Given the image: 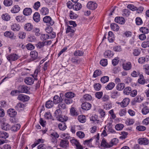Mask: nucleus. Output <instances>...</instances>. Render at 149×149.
I'll return each instance as SVG.
<instances>
[{
  "instance_id": "3c124183",
  "label": "nucleus",
  "mask_w": 149,
  "mask_h": 149,
  "mask_svg": "<svg viewBox=\"0 0 149 149\" xmlns=\"http://www.w3.org/2000/svg\"><path fill=\"white\" fill-rule=\"evenodd\" d=\"M20 127V125L19 124H16L14 125L11 127V130L14 131H16L19 130Z\"/></svg>"
},
{
  "instance_id": "a18cd8bd",
  "label": "nucleus",
  "mask_w": 149,
  "mask_h": 149,
  "mask_svg": "<svg viewBox=\"0 0 149 149\" xmlns=\"http://www.w3.org/2000/svg\"><path fill=\"white\" fill-rule=\"evenodd\" d=\"M61 99L58 95H56L53 97V102L55 104H57L60 102Z\"/></svg>"
},
{
  "instance_id": "c756f323",
  "label": "nucleus",
  "mask_w": 149,
  "mask_h": 149,
  "mask_svg": "<svg viewBox=\"0 0 149 149\" xmlns=\"http://www.w3.org/2000/svg\"><path fill=\"white\" fill-rule=\"evenodd\" d=\"M20 10V7L18 5H15L12 9L11 12L13 13H15L18 12Z\"/></svg>"
},
{
  "instance_id": "c9c22d12",
  "label": "nucleus",
  "mask_w": 149,
  "mask_h": 149,
  "mask_svg": "<svg viewBox=\"0 0 149 149\" xmlns=\"http://www.w3.org/2000/svg\"><path fill=\"white\" fill-rule=\"evenodd\" d=\"M40 11L41 14L44 15H47L49 13V10L48 8L45 7L42 8Z\"/></svg>"
},
{
  "instance_id": "393cba45",
  "label": "nucleus",
  "mask_w": 149,
  "mask_h": 149,
  "mask_svg": "<svg viewBox=\"0 0 149 149\" xmlns=\"http://www.w3.org/2000/svg\"><path fill=\"white\" fill-rule=\"evenodd\" d=\"M25 107V106L24 104L21 103H18L15 106V108L17 111H20L22 110Z\"/></svg>"
},
{
  "instance_id": "7ed1b4c3",
  "label": "nucleus",
  "mask_w": 149,
  "mask_h": 149,
  "mask_svg": "<svg viewBox=\"0 0 149 149\" xmlns=\"http://www.w3.org/2000/svg\"><path fill=\"white\" fill-rule=\"evenodd\" d=\"M43 21L49 26L52 25L54 23V21L49 16L45 17L43 19Z\"/></svg>"
},
{
  "instance_id": "7c9ffc66",
  "label": "nucleus",
  "mask_w": 149,
  "mask_h": 149,
  "mask_svg": "<svg viewBox=\"0 0 149 149\" xmlns=\"http://www.w3.org/2000/svg\"><path fill=\"white\" fill-rule=\"evenodd\" d=\"M111 27L112 30L115 31H118L119 29V27L116 23H112L111 24Z\"/></svg>"
},
{
  "instance_id": "6e6552de",
  "label": "nucleus",
  "mask_w": 149,
  "mask_h": 149,
  "mask_svg": "<svg viewBox=\"0 0 149 149\" xmlns=\"http://www.w3.org/2000/svg\"><path fill=\"white\" fill-rule=\"evenodd\" d=\"M34 79L31 77H27L24 79V82L28 85H31L33 84Z\"/></svg>"
},
{
  "instance_id": "39448f33",
  "label": "nucleus",
  "mask_w": 149,
  "mask_h": 149,
  "mask_svg": "<svg viewBox=\"0 0 149 149\" xmlns=\"http://www.w3.org/2000/svg\"><path fill=\"white\" fill-rule=\"evenodd\" d=\"M7 59L10 61H15L19 58V56L15 54H12L7 56Z\"/></svg>"
},
{
  "instance_id": "09e8293b",
  "label": "nucleus",
  "mask_w": 149,
  "mask_h": 149,
  "mask_svg": "<svg viewBox=\"0 0 149 149\" xmlns=\"http://www.w3.org/2000/svg\"><path fill=\"white\" fill-rule=\"evenodd\" d=\"M57 119L59 121L63 123V122L66 121L68 120V118L67 116H62L61 115L60 117H59V118H58Z\"/></svg>"
},
{
  "instance_id": "bb28decb",
  "label": "nucleus",
  "mask_w": 149,
  "mask_h": 149,
  "mask_svg": "<svg viewBox=\"0 0 149 149\" xmlns=\"http://www.w3.org/2000/svg\"><path fill=\"white\" fill-rule=\"evenodd\" d=\"M1 127L3 130H7L10 129L11 127L7 123H3L1 125Z\"/></svg>"
},
{
  "instance_id": "052dcab7",
  "label": "nucleus",
  "mask_w": 149,
  "mask_h": 149,
  "mask_svg": "<svg viewBox=\"0 0 149 149\" xmlns=\"http://www.w3.org/2000/svg\"><path fill=\"white\" fill-rule=\"evenodd\" d=\"M58 109H60V110H63L65 109V104L62 102L60 103L58 105Z\"/></svg>"
},
{
  "instance_id": "5fc2aeb1",
  "label": "nucleus",
  "mask_w": 149,
  "mask_h": 149,
  "mask_svg": "<svg viewBox=\"0 0 149 149\" xmlns=\"http://www.w3.org/2000/svg\"><path fill=\"white\" fill-rule=\"evenodd\" d=\"M78 120L80 122L84 123L86 121L85 116L83 115L79 116L78 117Z\"/></svg>"
},
{
  "instance_id": "aec40b11",
  "label": "nucleus",
  "mask_w": 149,
  "mask_h": 149,
  "mask_svg": "<svg viewBox=\"0 0 149 149\" xmlns=\"http://www.w3.org/2000/svg\"><path fill=\"white\" fill-rule=\"evenodd\" d=\"M108 39L110 42H112L114 39V35L112 32L109 31L108 33Z\"/></svg>"
},
{
  "instance_id": "a19ab883",
  "label": "nucleus",
  "mask_w": 149,
  "mask_h": 149,
  "mask_svg": "<svg viewBox=\"0 0 149 149\" xmlns=\"http://www.w3.org/2000/svg\"><path fill=\"white\" fill-rule=\"evenodd\" d=\"M140 31L144 34H147L149 33V29L147 28L142 27L139 29Z\"/></svg>"
},
{
  "instance_id": "473e14b6",
  "label": "nucleus",
  "mask_w": 149,
  "mask_h": 149,
  "mask_svg": "<svg viewBox=\"0 0 149 149\" xmlns=\"http://www.w3.org/2000/svg\"><path fill=\"white\" fill-rule=\"evenodd\" d=\"M8 134L6 132L3 131H0V138L6 139L8 137Z\"/></svg>"
},
{
  "instance_id": "f257e3e1",
  "label": "nucleus",
  "mask_w": 149,
  "mask_h": 149,
  "mask_svg": "<svg viewBox=\"0 0 149 149\" xmlns=\"http://www.w3.org/2000/svg\"><path fill=\"white\" fill-rule=\"evenodd\" d=\"M75 30V28L74 27L67 25L65 32L68 36L71 37L74 35Z\"/></svg>"
},
{
  "instance_id": "e433bc0d",
  "label": "nucleus",
  "mask_w": 149,
  "mask_h": 149,
  "mask_svg": "<svg viewBox=\"0 0 149 149\" xmlns=\"http://www.w3.org/2000/svg\"><path fill=\"white\" fill-rule=\"evenodd\" d=\"M138 83L141 84H144L145 83V80L142 75H140L139 78L138 79Z\"/></svg>"
},
{
  "instance_id": "cd10ccee",
  "label": "nucleus",
  "mask_w": 149,
  "mask_h": 149,
  "mask_svg": "<svg viewBox=\"0 0 149 149\" xmlns=\"http://www.w3.org/2000/svg\"><path fill=\"white\" fill-rule=\"evenodd\" d=\"M74 93L71 92H67L65 94V96L68 98H72L74 97Z\"/></svg>"
},
{
  "instance_id": "4be33fe9",
  "label": "nucleus",
  "mask_w": 149,
  "mask_h": 149,
  "mask_svg": "<svg viewBox=\"0 0 149 149\" xmlns=\"http://www.w3.org/2000/svg\"><path fill=\"white\" fill-rule=\"evenodd\" d=\"M32 11V10L31 8H26L24 10L23 13L24 15L28 16L31 14Z\"/></svg>"
},
{
  "instance_id": "a878e982",
  "label": "nucleus",
  "mask_w": 149,
  "mask_h": 149,
  "mask_svg": "<svg viewBox=\"0 0 149 149\" xmlns=\"http://www.w3.org/2000/svg\"><path fill=\"white\" fill-rule=\"evenodd\" d=\"M125 86V85L124 83H119L117 85L116 88L118 90L121 91L123 89Z\"/></svg>"
},
{
  "instance_id": "72a5a7b5",
  "label": "nucleus",
  "mask_w": 149,
  "mask_h": 149,
  "mask_svg": "<svg viewBox=\"0 0 149 149\" xmlns=\"http://www.w3.org/2000/svg\"><path fill=\"white\" fill-rule=\"evenodd\" d=\"M33 25L30 23L26 24L24 26V29L27 31H30L33 29Z\"/></svg>"
},
{
  "instance_id": "37998d69",
  "label": "nucleus",
  "mask_w": 149,
  "mask_h": 149,
  "mask_svg": "<svg viewBox=\"0 0 149 149\" xmlns=\"http://www.w3.org/2000/svg\"><path fill=\"white\" fill-rule=\"evenodd\" d=\"M54 105V102L52 101L49 100L47 102L45 106L46 108H51Z\"/></svg>"
},
{
  "instance_id": "9b49d317",
  "label": "nucleus",
  "mask_w": 149,
  "mask_h": 149,
  "mask_svg": "<svg viewBox=\"0 0 149 149\" xmlns=\"http://www.w3.org/2000/svg\"><path fill=\"white\" fill-rule=\"evenodd\" d=\"M72 1L74 3L73 6V8L75 10H78L81 8L82 5L80 3L76 2L75 1Z\"/></svg>"
},
{
  "instance_id": "de8ad7c7",
  "label": "nucleus",
  "mask_w": 149,
  "mask_h": 149,
  "mask_svg": "<svg viewBox=\"0 0 149 149\" xmlns=\"http://www.w3.org/2000/svg\"><path fill=\"white\" fill-rule=\"evenodd\" d=\"M60 137L63 139H70V134L68 133H63L60 135Z\"/></svg>"
},
{
  "instance_id": "6e6d98bb",
  "label": "nucleus",
  "mask_w": 149,
  "mask_h": 149,
  "mask_svg": "<svg viewBox=\"0 0 149 149\" xmlns=\"http://www.w3.org/2000/svg\"><path fill=\"white\" fill-rule=\"evenodd\" d=\"M76 135L80 139L84 138L85 136L84 133L82 131H78L76 133Z\"/></svg>"
},
{
  "instance_id": "5701e85b",
  "label": "nucleus",
  "mask_w": 149,
  "mask_h": 149,
  "mask_svg": "<svg viewBox=\"0 0 149 149\" xmlns=\"http://www.w3.org/2000/svg\"><path fill=\"white\" fill-rule=\"evenodd\" d=\"M33 19L36 22H38L40 19V14L38 12H36L33 14Z\"/></svg>"
},
{
  "instance_id": "4c0bfd02",
  "label": "nucleus",
  "mask_w": 149,
  "mask_h": 149,
  "mask_svg": "<svg viewBox=\"0 0 149 149\" xmlns=\"http://www.w3.org/2000/svg\"><path fill=\"white\" fill-rule=\"evenodd\" d=\"M4 36H5L8 37L10 38H13L14 37V34L11 32L6 31L4 33Z\"/></svg>"
},
{
  "instance_id": "20e7f679",
  "label": "nucleus",
  "mask_w": 149,
  "mask_h": 149,
  "mask_svg": "<svg viewBox=\"0 0 149 149\" xmlns=\"http://www.w3.org/2000/svg\"><path fill=\"white\" fill-rule=\"evenodd\" d=\"M130 102V100L128 98H125L123 99L122 101L120 102H117V104H119L123 108L127 107Z\"/></svg>"
},
{
  "instance_id": "0eeeda50",
  "label": "nucleus",
  "mask_w": 149,
  "mask_h": 149,
  "mask_svg": "<svg viewBox=\"0 0 149 149\" xmlns=\"http://www.w3.org/2000/svg\"><path fill=\"white\" fill-rule=\"evenodd\" d=\"M17 99L20 101L25 102L28 101L29 99V97L27 95L21 94L18 95Z\"/></svg>"
},
{
  "instance_id": "13d9d810",
  "label": "nucleus",
  "mask_w": 149,
  "mask_h": 149,
  "mask_svg": "<svg viewBox=\"0 0 149 149\" xmlns=\"http://www.w3.org/2000/svg\"><path fill=\"white\" fill-rule=\"evenodd\" d=\"M83 98L86 101H89L91 100L92 97L91 95L86 94L84 96Z\"/></svg>"
},
{
  "instance_id": "423d86ee",
  "label": "nucleus",
  "mask_w": 149,
  "mask_h": 149,
  "mask_svg": "<svg viewBox=\"0 0 149 149\" xmlns=\"http://www.w3.org/2000/svg\"><path fill=\"white\" fill-rule=\"evenodd\" d=\"M138 143L141 145H146L149 143L148 140L145 138H139L137 141Z\"/></svg>"
},
{
  "instance_id": "4468645a",
  "label": "nucleus",
  "mask_w": 149,
  "mask_h": 149,
  "mask_svg": "<svg viewBox=\"0 0 149 149\" xmlns=\"http://www.w3.org/2000/svg\"><path fill=\"white\" fill-rule=\"evenodd\" d=\"M81 107L82 109L85 110H88L91 109V105L89 103L84 102L81 104Z\"/></svg>"
},
{
  "instance_id": "f704fd0d",
  "label": "nucleus",
  "mask_w": 149,
  "mask_h": 149,
  "mask_svg": "<svg viewBox=\"0 0 149 149\" xmlns=\"http://www.w3.org/2000/svg\"><path fill=\"white\" fill-rule=\"evenodd\" d=\"M1 18L3 19L6 21H9L10 19V16L7 13L3 14L1 16Z\"/></svg>"
},
{
  "instance_id": "338daca9",
  "label": "nucleus",
  "mask_w": 149,
  "mask_h": 149,
  "mask_svg": "<svg viewBox=\"0 0 149 149\" xmlns=\"http://www.w3.org/2000/svg\"><path fill=\"white\" fill-rule=\"evenodd\" d=\"M136 129L139 131H142L145 130L146 127L143 125H139L136 127Z\"/></svg>"
},
{
  "instance_id": "2eb2a0df",
  "label": "nucleus",
  "mask_w": 149,
  "mask_h": 149,
  "mask_svg": "<svg viewBox=\"0 0 149 149\" xmlns=\"http://www.w3.org/2000/svg\"><path fill=\"white\" fill-rule=\"evenodd\" d=\"M101 146L104 148H109L111 147V146L110 145L109 143L107 142L104 139L102 140Z\"/></svg>"
},
{
  "instance_id": "2f4dec72",
  "label": "nucleus",
  "mask_w": 149,
  "mask_h": 149,
  "mask_svg": "<svg viewBox=\"0 0 149 149\" xmlns=\"http://www.w3.org/2000/svg\"><path fill=\"white\" fill-rule=\"evenodd\" d=\"M120 93L116 90L112 91L111 94V97L113 98H115L119 96Z\"/></svg>"
},
{
  "instance_id": "e2e57ef3",
  "label": "nucleus",
  "mask_w": 149,
  "mask_h": 149,
  "mask_svg": "<svg viewBox=\"0 0 149 149\" xmlns=\"http://www.w3.org/2000/svg\"><path fill=\"white\" fill-rule=\"evenodd\" d=\"M134 120L133 119H129L127 120L126 121V123L127 125H132L134 123Z\"/></svg>"
},
{
  "instance_id": "dca6fc26",
  "label": "nucleus",
  "mask_w": 149,
  "mask_h": 149,
  "mask_svg": "<svg viewBox=\"0 0 149 149\" xmlns=\"http://www.w3.org/2000/svg\"><path fill=\"white\" fill-rule=\"evenodd\" d=\"M15 19L18 22H23L26 20V17L23 15H19L15 17Z\"/></svg>"
},
{
  "instance_id": "bf43d9fd",
  "label": "nucleus",
  "mask_w": 149,
  "mask_h": 149,
  "mask_svg": "<svg viewBox=\"0 0 149 149\" xmlns=\"http://www.w3.org/2000/svg\"><path fill=\"white\" fill-rule=\"evenodd\" d=\"M124 125L121 124H118L116 125L115 128L117 130H120L123 128Z\"/></svg>"
},
{
  "instance_id": "69168bd1",
  "label": "nucleus",
  "mask_w": 149,
  "mask_h": 149,
  "mask_svg": "<svg viewBox=\"0 0 149 149\" xmlns=\"http://www.w3.org/2000/svg\"><path fill=\"white\" fill-rule=\"evenodd\" d=\"M130 12L127 9L123 10V15L124 17H127L130 15Z\"/></svg>"
},
{
  "instance_id": "a211bd4d",
  "label": "nucleus",
  "mask_w": 149,
  "mask_h": 149,
  "mask_svg": "<svg viewBox=\"0 0 149 149\" xmlns=\"http://www.w3.org/2000/svg\"><path fill=\"white\" fill-rule=\"evenodd\" d=\"M7 113L11 117H14L17 114V113L13 109H9L7 111Z\"/></svg>"
},
{
  "instance_id": "603ef678",
  "label": "nucleus",
  "mask_w": 149,
  "mask_h": 149,
  "mask_svg": "<svg viewBox=\"0 0 149 149\" xmlns=\"http://www.w3.org/2000/svg\"><path fill=\"white\" fill-rule=\"evenodd\" d=\"M131 90V88L130 87H126L124 89L123 93L124 94L126 95H130Z\"/></svg>"
},
{
  "instance_id": "680f3d73",
  "label": "nucleus",
  "mask_w": 149,
  "mask_h": 149,
  "mask_svg": "<svg viewBox=\"0 0 149 149\" xmlns=\"http://www.w3.org/2000/svg\"><path fill=\"white\" fill-rule=\"evenodd\" d=\"M141 47L145 48L149 47V41H146L143 42L141 45Z\"/></svg>"
},
{
  "instance_id": "6ab92c4d",
  "label": "nucleus",
  "mask_w": 149,
  "mask_h": 149,
  "mask_svg": "<svg viewBox=\"0 0 149 149\" xmlns=\"http://www.w3.org/2000/svg\"><path fill=\"white\" fill-rule=\"evenodd\" d=\"M115 22L120 24H123L125 22V20L122 17H116L114 19Z\"/></svg>"
},
{
  "instance_id": "79ce46f5",
  "label": "nucleus",
  "mask_w": 149,
  "mask_h": 149,
  "mask_svg": "<svg viewBox=\"0 0 149 149\" xmlns=\"http://www.w3.org/2000/svg\"><path fill=\"white\" fill-rule=\"evenodd\" d=\"M84 54V52L79 50L75 51L74 53V55L75 56H83Z\"/></svg>"
},
{
  "instance_id": "b1692460",
  "label": "nucleus",
  "mask_w": 149,
  "mask_h": 149,
  "mask_svg": "<svg viewBox=\"0 0 149 149\" xmlns=\"http://www.w3.org/2000/svg\"><path fill=\"white\" fill-rule=\"evenodd\" d=\"M113 55V53L110 50L107 51L104 54V56L105 58H111L112 57Z\"/></svg>"
},
{
  "instance_id": "f03ea898",
  "label": "nucleus",
  "mask_w": 149,
  "mask_h": 149,
  "mask_svg": "<svg viewBox=\"0 0 149 149\" xmlns=\"http://www.w3.org/2000/svg\"><path fill=\"white\" fill-rule=\"evenodd\" d=\"M86 6L90 10H94L97 8V5L95 2L90 1L87 3Z\"/></svg>"
},
{
  "instance_id": "0e129e2a",
  "label": "nucleus",
  "mask_w": 149,
  "mask_h": 149,
  "mask_svg": "<svg viewBox=\"0 0 149 149\" xmlns=\"http://www.w3.org/2000/svg\"><path fill=\"white\" fill-rule=\"evenodd\" d=\"M136 23L137 25H139L143 23L141 19L139 17H137L136 19Z\"/></svg>"
},
{
  "instance_id": "8fccbe9b",
  "label": "nucleus",
  "mask_w": 149,
  "mask_h": 149,
  "mask_svg": "<svg viewBox=\"0 0 149 149\" xmlns=\"http://www.w3.org/2000/svg\"><path fill=\"white\" fill-rule=\"evenodd\" d=\"M115 84L113 82L109 83L106 87V88L107 90H111L114 87Z\"/></svg>"
},
{
  "instance_id": "58836bf2",
  "label": "nucleus",
  "mask_w": 149,
  "mask_h": 149,
  "mask_svg": "<svg viewBox=\"0 0 149 149\" xmlns=\"http://www.w3.org/2000/svg\"><path fill=\"white\" fill-rule=\"evenodd\" d=\"M58 127L60 130L63 131L66 129L67 127L65 123H62L59 124Z\"/></svg>"
},
{
  "instance_id": "1a4fd4ad",
  "label": "nucleus",
  "mask_w": 149,
  "mask_h": 149,
  "mask_svg": "<svg viewBox=\"0 0 149 149\" xmlns=\"http://www.w3.org/2000/svg\"><path fill=\"white\" fill-rule=\"evenodd\" d=\"M122 66L123 69L125 70H130L131 69L132 67V64L129 62L123 63Z\"/></svg>"
},
{
  "instance_id": "774afa93",
  "label": "nucleus",
  "mask_w": 149,
  "mask_h": 149,
  "mask_svg": "<svg viewBox=\"0 0 149 149\" xmlns=\"http://www.w3.org/2000/svg\"><path fill=\"white\" fill-rule=\"evenodd\" d=\"M139 74V72L138 70H134L133 71L131 74V75L133 77H137Z\"/></svg>"
},
{
  "instance_id": "c03bdc74",
  "label": "nucleus",
  "mask_w": 149,
  "mask_h": 149,
  "mask_svg": "<svg viewBox=\"0 0 149 149\" xmlns=\"http://www.w3.org/2000/svg\"><path fill=\"white\" fill-rule=\"evenodd\" d=\"M69 16L71 19H75L78 16L77 14L73 12L72 11H70Z\"/></svg>"
},
{
  "instance_id": "412c9836",
  "label": "nucleus",
  "mask_w": 149,
  "mask_h": 149,
  "mask_svg": "<svg viewBox=\"0 0 149 149\" xmlns=\"http://www.w3.org/2000/svg\"><path fill=\"white\" fill-rule=\"evenodd\" d=\"M20 29V26L19 24H14L11 26V29L14 31H17Z\"/></svg>"
},
{
  "instance_id": "864d4df0",
  "label": "nucleus",
  "mask_w": 149,
  "mask_h": 149,
  "mask_svg": "<svg viewBox=\"0 0 149 149\" xmlns=\"http://www.w3.org/2000/svg\"><path fill=\"white\" fill-rule=\"evenodd\" d=\"M149 112V109L147 106L144 107L142 109V113L143 114L146 115Z\"/></svg>"
},
{
  "instance_id": "f8f14e48",
  "label": "nucleus",
  "mask_w": 149,
  "mask_h": 149,
  "mask_svg": "<svg viewBox=\"0 0 149 149\" xmlns=\"http://www.w3.org/2000/svg\"><path fill=\"white\" fill-rule=\"evenodd\" d=\"M31 60L33 61L37 59L38 56V52L36 51H31L30 53Z\"/></svg>"
},
{
  "instance_id": "49530a36",
  "label": "nucleus",
  "mask_w": 149,
  "mask_h": 149,
  "mask_svg": "<svg viewBox=\"0 0 149 149\" xmlns=\"http://www.w3.org/2000/svg\"><path fill=\"white\" fill-rule=\"evenodd\" d=\"M109 78L107 76H104L102 77L100 79V81L103 84L105 83L108 81Z\"/></svg>"
},
{
  "instance_id": "f3484780",
  "label": "nucleus",
  "mask_w": 149,
  "mask_h": 149,
  "mask_svg": "<svg viewBox=\"0 0 149 149\" xmlns=\"http://www.w3.org/2000/svg\"><path fill=\"white\" fill-rule=\"evenodd\" d=\"M98 118L97 116L96 115H94L90 117V119L91 120L93 121L94 122L100 124L101 123V122L100 121Z\"/></svg>"
},
{
  "instance_id": "4d7b16f0",
  "label": "nucleus",
  "mask_w": 149,
  "mask_h": 149,
  "mask_svg": "<svg viewBox=\"0 0 149 149\" xmlns=\"http://www.w3.org/2000/svg\"><path fill=\"white\" fill-rule=\"evenodd\" d=\"M141 51L139 49H134L133 50V54L135 56H139L140 53Z\"/></svg>"
},
{
  "instance_id": "9d476101",
  "label": "nucleus",
  "mask_w": 149,
  "mask_h": 149,
  "mask_svg": "<svg viewBox=\"0 0 149 149\" xmlns=\"http://www.w3.org/2000/svg\"><path fill=\"white\" fill-rule=\"evenodd\" d=\"M29 89V88L27 86L23 85L19 87V93H27Z\"/></svg>"
},
{
  "instance_id": "ddd939ff",
  "label": "nucleus",
  "mask_w": 149,
  "mask_h": 149,
  "mask_svg": "<svg viewBox=\"0 0 149 149\" xmlns=\"http://www.w3.org/2000/svg\"><path fill=\"white\" fill-rule=\"evenodd\" d=\"M69 142L67 140L61 139L60 142V146L63 148H66L68 146Z\"/></svg>"
},
{
  "instance_id": "c85d7f7f",
  "label": "nucleus",
  "mask_w": 149,
  "mask_h": 149,
  "mask_svg": "<svg viewBox=\"0 0 149 149\" xmlns=\"http://www.w3.org/2000/svg\"><path fill=\"white\" fill-rule=\"evenodd\" d=\"M71 141L74 144L77 149H83L82 147L77 141L73 139Z\"/></svg>"
},
{
  "instance_id": "ea45409f",
  "label": "nucleus",
  "mask_w": 149,
  "mask_h": 149,
  "mask_svg": "<svg viewBox=\"0 0 149 149\" xmlns=\"http://www.w3.org/2000/svg\"><path fill=\"white\" fill-rule=\"evenodd\" d=\"M61 110L58 109L55 111L54 113V116L56 118H59V117L61 115Z\"/></svg>"
}]
</instances>
